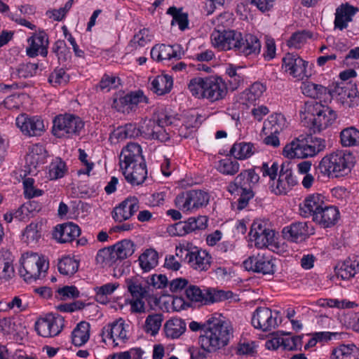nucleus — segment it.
<instances>
[{"instance_id":"f257e3e1","label":"nucleus","mask_w":359,"mask_h":359,"mask_svg":"<svg viewBox=\"0 0 359 359\" xmlns=\"http://www.w3.org/2000/svg\"><path fill=\"white\" fill-rule=\"evenodd\" d=\"M189 327L193 332L205 331V334L199 337L198 342L201 348L208 353H214L224 348L233 337L231 323L219 313L212 314L204 324L191 321Z\"/></svg>"},{"instance_id":"f03ea898","label":"nucleus","mask_w":359,"mask_h":359,"mask_svg":"<svg viewBox=\"0 0 359 359\" xmlns=\"http://www.w3.org/2000/svg\"><path fill=\"white\" fill-rule=\"evenodd\" d=\"M210 38L212 45L222 50H233L245 56L258 55L261 50L260 41L251 34L243 35L235 30L215 29Z\"/></svg>"},{"instance_id":"7ed1b4c3","label":"nucleus","mask_w":359,"mask_h":359,"mask_svg":"<svg viewBox=\"0 0 359 359\" xmlns=\"http://www.w3.org/2000/svg\"><path fill=\"white\" fill-rule=\"evenodd\" d=\"M301 121L313 133H320L337 119L335 111L316 100L306 102L301 110Z\"/></svg>"},{"instance_id":"20e7f679","label":"nucleus","mask_w":359,"mask_h":359,"mask_svg":"<svg viewBox=\"0 0 359 359\" xmlns=\"http://www.w3.org/2000/svg\"><path fill=\"white\" fill-rule=\"evenodd\" d=\"M324 139L313 137L311 135H300L285 146L283 154L288 158H305L316 156L325 149Z\"/></svg>"},{"instance_id":"39448f33","label":"nucleus","mask_w":359,"mask_h":359,"mask_svg":"<svg viewBox=\"0 0 359 359\" xmlns=\"http://www.w3.org/2000/svg\"><path fill=\"white\" fill-rule=\"evenodd\" d=\"M353 159L351 153L337 150L325 156L320 161L318 169L323 175L339 177L351 172Z\"/></svg>"},{"instance_id":"423d86ee","label":"nucleus","mask_w":359,"mask_h":359,"mask_svg":"<svg viewBox=\"0 0 359 359\" xmlns=\"http://www.w3.org/2000/svg\"><path fill=\"white\" fill-rule=\"evenodd\" d=\"M21 267L19 274L26 282H32L39 279L41 273H45L48 269V262L34 252H27L20 259Z\"/></svg>"},{"instance_id":"0eeeda50","label":"nucleus","mask_w":359,"mask_h":359,"mask_svg":"<svg viewBox=\"0 0 359 359\" xmlns=\"http://www.w3.org/2000/svg\"><path fill=\"white\" fill-rule=\"evenodd\" d=\"M53 123L52 133L58 138L77 135L84 126V123L79 116L67 114L57 116Z\"/></svg>"},{"instance_id":"6e6552de","label":"nucleus","mask_w":359,"mask_h":359,"mask_svg":"<svg viewBox=\"0 0 359 359\" xmlns=\"http://www.w3.org/2000/svg\"><path fill=\"white\" fill-rule=\"evenodd\" d=\"M227 190L231 194L240 196L238 199L237 206V208L240 210L244 209L248 205L249 201L255 196L252 186L248 180V172L243 171L238 175L233 182L229 183Z\"/></svg>"},{"instance_id":"1a4fd4ad","label":"nucleus","mask_w":359,"mask_h":359,"mask_svg":"<svg viewBox=\"0 0 359 359\" xmlns=\"http://www.w3.org/2000/svg\"><path fill=\"white\" fill-rule=\"evenodd\" d=\"M209 195L202 190H189L177 196L175 203L184 211L206 205L209 202Z\"/></svg>"},{"instance_id":"9d476101","label":"nucleus","mask_w":359,"mask_h":359,"mask_svg":"<svg viewBox=\"0 0 359 359\" xmlns=\"http://www.w3.org/2000/svg\"><path fill=\"white\" fill-rule=\"evenodd\" d=\"M272 256L258 253L257 255L249 257L243 262L245 270L263 275H273L276 271V265Z\"/></svg>"},{"instance_id":"9b49d317","label":"nucleus","mask_w":359,"mask_h":359,"mask_svg":"<svg viewBox=\"0 0 359 359\" xmlns=\"http://www.w3.org/2000/svg\"><path fill=\"white\" fill-rule=\"evenodd\" d=\"M148 103V98L144 95L142 90L132 91L124 96L114 100L112 107L118 111L129 114L135 111L139 103Z\"/></svg>"},{"instance_id":"f8f14e48","label":"nucleus","mask_w":359,"mask_h":359,"mask_svg":"<svg viewBox=\"0 0 359 359\" xmlns=\"http://www.w3.org/2000/svg\"><path fill=\"white\" fill-rule=\"evenodd\" d=\"M226 93V85L221 77L215 76L205 77L203 98L213 102L223 99Z\"/></svg>"},{"instance_id":"ddd939ff","label":"nucleus","mask_w":359,"mask_h":359,"mask_svg":"<svg viewBox=\"0 0 359 359\" xmlns=\"http://www.w3.org/2000/svg\"><path fill=\"white\" fill-rule=\"evenodd\" d=\"M266 226V222L260 220L255 221L251 226L250 236L253 238L257 248L267 247L274 241L275 231Z\"/></svg>"},{"instance_id":"4468645a","label":"nucleus","mask_w":359,"mask_h":359,"mask_svg":"<svg viewBox=\"0 0 359 359\" xmlns=\"http://www.w3.org/2000/svg\"><path fill=\"white\" fill-rule=\"evenodd\" d=\"M307 65L308 62L296 53H288L283 58L282 68L294 78L303 79L304 77H309Z\"/></svg>"},{"instance_id":"2eb2a0df","label":"nucleus","mask_w":359,"mask_h":359,"mask_svg":"<svg viewBox=\"0 0 359 359\" xmlns=\"http://www.w3.org/2000/svg\"><path fill=\"white\" fill-rule=\"evenodd\" d=\"M252 325L255 329L268 332L278 326L277 316L267 307H258L253 313Z\"/></svg>"},{"instance_id":"dca6fc26","label":"nucleus","mask_w":359,"mask_h":359,"mask_svg":"<svg viewBox=\"0 0 359 359\" xmlns=\"http://www.w3.org/2000/svg\"><path fill=\"white\" fill-rule=\"evenodd\" d=\"M16 125L24 134L29 136L41 135L44 130L43 121L38 116L29 117L22 114L16 118Z\"/></svg>"},{"instance_id":"f3484780","label":"nucleus","mask_w":359,"mask_h":359,"mask_svg":"<svg viewBox=\"0 0 359 359\" xmlns=\"http://www.w3.org/2000/svg\"><path fill=\"white\" fill-rule=\"evenodd\" d=\"M139 201L133 197H128L115 207L111 212L113 219L118 222L129 219L138 210Z\"/></svg>"},{"instance_id":"a211bd4d","label":"nucleus","mask_w":359,"mask_h":359,"mask_svg":"<svg viewBox=\"0 0 359 359\" xmlns=\"http://www.w3.org/2000/svg\"><path fill=\"white\" fill-rule=\"evenodd\" d=\"M142 148L137 143H128L123 148L120 155V166L123 164L126 168L133 163H140L145 162V159L142 154Z\"/></svg>"},{"instance_id":"6ab92c4d","label":"nucleus","mask_w":359,"mask_h":359,"mask_svg":"<svg viewBox=\"0 0 359 359\" xmlns=\"http://www.w3.org/2000/svg\"><path fill=\"white\" fill-rule=\"evenodd\" d=\"M121 169L126 181L132 185L142 184L147 176L146 162L133 163L127 168L121 164Z\"/></svg>"},{"instance_id":"aec40b11","label":"nucleus","mask_w":359,"mask_h":359,"mask_svg":"<svg viewBox=\"0 0 359 359\" xmlns=\"http://www.w3.org/2000/svg\"><path fill=\"white\" fill-rule=\"evenodd\" d=\"M325 197L320 194H314L308 196L304 201L303 204L299 205L300 215L304 217H312L313 219L324 207Z\"/></svg>"},{"instance_id":"412c9836","label":"nucleus","mask_w":359,"mask_h":359,"mask_svg":"<svg viewBox=\"0 0 359 359\" xmlns=\"http://www.w3.org/2000/svg\"><path fill=\"white\" fill-rule=\"evenodd\" d=\"M29 46L27 48V55L31 57L38 55L46 57L48 54V39L44 32H39L28 39Z\"/></svg>"},{"instance_id":"4be33fe9","label":"nucleus","mask_w":359,"mask_h":359,"mask_svg":"<svg viewBox=\"0 0 359 359\" xmlns=\"http://www.w3.org/2000/svg\"><path fill=\"white\" fill-rule=\"evenodd\" d=\"M339 217V212L337 207L324 205L319 212H317L313 221L323 228H329L334 226Z\"/></svg>"},{"instance_id":"5701e85b","label":"nucleus","mask_w":359,"mask_h":359,"mask_svg":"<svg viewBox=\"0 0 359 359\" xmlns=\"http://www.w3.org/2000/svg\"><path fill=\"white\" fill-rule=\"evenodd\" d=\"M338 277L343 280H348L355 276L359 271V257L353 255L348 257L343 262L339 263L334 268Z\"/></svg>"},{"instance_id":"b1692460","label":"nucleus","mask_w":359,"mask_h":359,"mask_svg":"<svg viewBox=\"0 0 359 359\" xmlns=\"http://www.w3.org/2000/svg\"><path fill=\"white\" fill-rule=\"evenodd\" d=\"M81 233L77 224L68 222L57 225L54 231L53 236L60 243H68L74 241Z\"/></svg>"},{"instance_id":"393cba45","label":"nucleus","mask_w":359,"mask_h":359,"mask_svg":"<svg viewBox=\"0 0 359 359\" xmlns=\"http://www.w3.org/2000/svg\"><path fill=\"white\" fill-rule=\"evenodd\" d=\"M358 11V8L349 5L348 4H341L336 9L334 28L343 30L348 26V23L351 22L353 17Z\"/></svg>"},{"instance_id":"a878e982","label":"nucleus","mask_w":359,"mask_h":359,"mask_svg":"<svg viewBox=\"0 0 359 359\" xmlns=\"http://www.w3.org/2000/svg\"><path fill=\"white\" fill-rule=\"evenodd\" d=\"M283 237L290 241L298 243L304 241L309 235L306 222H294L283 229Z\"/></svg>"},{"instance_id":"bb28decb","label":"nucleus","mask_w":359,"mask_h":359,"mask_svg":"<svg viewBox=\"0 0 359 359\" xmlns=\"http://www.w3.org/2000/svg\"><path fill=\"white\" fill-rule=\"evenodd\" d=\"M189 255V257L185 262L194 269L205 271L210 267L212 257L206 250L198 249Z\"/></svg>"},{"instance_id":"cd10ccee","label":"nucleus","mask_w":359,"mask_h":359,"mask_svg":"<svg viewBox=\"0 0 359 359\" xmlns=\"http://www.w3.org/2000/svg\"><path fill=\"white\" fill-rule=\"evenodd\" d=\"M102 335L113 339H119L125 342L127 339L126 330L125 329V321L119 318L111 324L104 327L102 330Z\"/></svg>"},{"instance_id":"c85d7f7f","label":"nucleus","mask_w":359,"mask_h":359,"mask_svg":"<svg viewBox=\"0 0 359 359\" xmlns=\"http://www.w3.org/2000/svg\"><path fill=\"white\" fill-rule=\"evenodd\" d=\"M90 325L86 321H81L72 332V341L76 346H81L85 344L90 337Z\"/></svg>"},{"instance_id":"c756f323","label":"nucleus","mask_w":359,"mask_h":359,"mask_svg":"<svg viewBox=\"0 0 359 359\" xmlns=\"http://www.w3.org/2000/svg\"><path fill=\"white\" fill-rule=\"evenodd\" d=\"M151 90L158 95L170 92L173 86V80L170 76L161 75L156 77L151 83Z\"/></svg>"},{"instance_id":"7c9ffc66","label":"nucleus","mask_w":359,"mask_h":359,"mask_svg":"<svg viewBox=\"0 0 359 359\" xmlns=\"http://www.w3.org/2000/svg\"><path fill=\"white\" fill-rule=\"evenodd\" d=\"M163 329L167 337L175 339L185 332L186 323L181 318H174L165 323Z\"/></svg>"},{"instance_id":"2f4dec72","label":"nucleus","mask_w":359,"mask_h":359,"mask_svg":"<svg viewBox=\"0 0 359 359\" xmlns=\"http://www.w3.org/2000/svg\"><path fill=\"white\" fill-rule=\"evenodd\" d=\"M138 261L142 271L149 272L158 265V254L154 249H147L140 255Z\"/></svg>"},{"instance_id":"473e14b6","label":"nucleus","mask_w":359,"mask_h":359,"mask_svg":"<svg viewBox=\"0 0 359 359\" xmlns=\"http://www.w3.org/2000/svg\"><path fill=\"white\" fill-rule=\"evenodd\" d=\"M340 142L344 147L359 145V130L353 126L343 129L340 133Z\"/></svg>"},{"instance_id":"72a5a7b5","label":"nucleus","mask_w":359,"mask_h":359,"mask_svg":"<svg viewBox=\"0 0 359 359\" xmlns=\"http://www.w3.org/2000/svg\"><path fill=\"white\" fill-rule=\"evenodd\" d=\"M253 144L250 142L235 143L231 150L230 154L236 159H245L251 156L255 151Z\"/></svg>"},{"instance_id":"f704fd0d","label":"nucleus","mask_w":359,"mask_h":359,"mask_svg":"<svg viewBox=\"0 0 359 359\" xmlns=\"http://www.w3.org/2000/svg\"><path fill=\"white\" fill-rule=\"evenodd\" d=\"M205 304H213L222 302L232 297L233 293L231 291H224L208 287L205 289Z\"/></svg>"},{"instance_id":"c9c22d12","label":"nucleus","mask_w":359,"mask_h":359,"mask_svg":"<svg viewBox=\"0 0 359 359\" xmlns=\"http://www.w3.org/2000/svg\"><path fill=\"white\" fill-rule=\"evenodd\" d=\"M167 14H169L172 17V20L171 21L172 25L177 23L180 29L182 31L188 28V14L182 12V8H177L175 6H171L168 9Z\"/></svg>"},{"instance_id":"e433bc0d","label":"nucleus","mask_w":359,"mask_h":359,"mask_svg":"<svg viewBox=\"0 0 359 359\" xmlns=\"http://www.w3.org/2000/svg\"><path fill=\"white\" fill-rule=\"evenodd\" d=\"M79 262L69 257H65L57 264V269L60 273L66 276L74 275L79 269Z\"/></svg>"},{"instance_id":"4c0bfd02","label":"nucleus","mask_w":359,"mask_h":359,"mask_svg":"<svg viewBox=\"0 0 359 359\" xmlns=\"http://www.w3.org/2000/svg\"><path fill=\"white\" fill-rule=\"evenodd\" d=\"M126 282L128 290L133 298H147L149 296L148 287H142L137 279H126Z\"/></svg>"},{"instance_id":"58836bf2","label":"nucleus","mask_w":359,"mask_h":359,"mask_svg":"<svg viewBox=\"0 0 359 359\" xmlns=\"http://www.w3.org/2000/svg\"><path fill=\"white\" fill-rule=\"evenodd\" d=\"M67 171L66 163L61 158H56L49 166L50 180H57L65 176Z\"/></svg>"},{"instance_id":"ea45409f","label":"nucleus","mask_w":359,"mask_h":359,"mask_svg":"<svg viewBox=\"0 0 359 359\" xmlns=\"http://www.w3.org/2000/svg\"><path fill=\"white\" fill-rule=\"evenodd\" d=\"M135 246V243L129 239L122 240L113 245V248L116 249L118 255L123 260L134 253Z\"/></svg>"},{"instance_id":"a19ab883","label":"nucleus","mask_w":359,"mask_h":359,"mask_svg":"<svg viewBox=\"0 0 359 359\" xmlns=\"http://www.w3.org/2000/svg\"><path fill=\"white\" fill-rule=\"evenodd\" d=\"M163 320V315L161 313L149 315L145 320V331L153 336L156 335L160 330Z\"/></svg>"},{"instance_id":"79ce46f5","label":"nucleus","mask_w":359,"mask_h":359,"mask_svg":"<svg viewBox=\"0 0 359 359\" xmlns=\"http://www.w3.org/2000/svg\"><path fill=\"white\" fill-rule=\"evenodd\" d=\"M186 224V229L188 233L197 230H203L207 227L208 218L205 216H198L197 217H190L184 221Z\"/></svg>"},{"instance_id":"37998d69","label":"nucleus","mask_w":359,"mask_h":359,"mask_svg":"<svg viewBox=\"0 0 359 359\" xmlns=\"http://www.w3.org/2000/svg\"><path fill=\"white\" fill-rule=\"evenodd\" d=\"M205 82V77H195L190 80L188 84V89L194 97L198 99L203 98Z\"/></svg>"},{"instance_id":"c03bdc74","label":"nucleus","mask_w":359,"mask_h":359,"mask_svg":"<svg viewBox=\"0 0 359 359\" xmlns=\"http://www.w3.org/2000/svg\"><path fill=\"white\" fill-rule=\"evenodd\" d=\"M218 170L224 175H233L239 170V163L236 160L222 159L219 162Z\"/></svg>"},{"instance_id":"a18cd8bd","label":"nucleus","mask_w":359,"mask_h":359,"mask_svg":"<svg viewBox=\"0 0 359 359\" xmlns=\"http://www.w3.org/2000/svg\"><path fill=\"white\" fill-rule=\"evenodd\" d=\"M205 289L201 290L199 287L189 285L185 290L187 298L191 302H202L205 304Z\"/></svg>"},{"instance_id":"49530a36","label":"nucleus","mask_w":359,"mask_h":359,"mask_svg":"<svg viewBox=\"0 0 359 359\" xmlns=\"http://www.w3.org/2000/svg\"><path fill=\"white\" fill-rule=\"evenodd\" d=\"M39 66L36 63H22L16 69V74L19 78L32 77L36 74Z\"/></svg>"},{"instance_id":"de8ad7c7","label":"nucleus","mask_w":359,"mask_h":359,"mask_svg":"<svg viewBox=\"0 0 359 359\" xmlns=\"http://www.w3.org/2000/svg\"><path fill=\"white\" fill-rule=\"evenodd\" d=\"M266 87L259 82L254 83L248 91L245 93V99L250 102H253L257 100L265 91Z\"/></svg>"},{"instance_id":"09e8293b","label":"nucleus","mask_w":359,"mask_h":359,"mask_svg":"<svg viewBox=\"0 0 359 359\" xmlns=\"http://www.w3.org/2000/svg\"><path fill=\"white\" fill-rule=\"evenodd\" d=\"M311 36L312 34L309 32L305 30L295 32L292 34L290 39L287 41V46L299 48H300L301 44L304 43L306 39Z\"/></svg>"},{"instance_id":"8fccbe9b","label":"nucleus","mask_w":359,"mask_h":359,"mask_svg":"<svg viewBox=\"0 0 359 359\" xmlns=\"http://www.w3.org/2000/svg\"><path fill=\"white\" fill-rule=\"evenodd\" d=\"M14 275L15 270L11 262L4 257H0V278L9 280Z\"/></svg>"},{"instance_id":"3c124183","label":"nucleus","mask_w":359,"mask_h":359,"mask_svg":"<svg viewBox=\"0 0 359 359\" xmlns=\"http://www.w3.org/2000/svg\"><path fill=\"white\" fill-rule=\"evenodd\" d=\"M49 325H52V335L59 334L65 326V318L59 314L48 313Z\"/></svg>"},{"instance_id":"603ef678","label":"nucleus","mask_w":359,"mask_h":359,"mask_svg":"<svg viewBox=\"0 0 359 359\" xmlns=\"http://www.w3.org/2000/svg\"><path fill=\"white\" fill-rule=\"evenodd\" d=\"M358 352L356 346L353 344H342L335 348V353L341 355V359H355V353Z\"/></svg>"},{"instance_id":"864d4df0","label":"nucleus","mask_w":359,"mask_h":359,"mask_svg":"<svg viewBox=\"0 0 359 359\" xmlns=\"http://www.w3.org/2000/svg\"><path fill=\"white\" fill-rule=\"evenodd\" d=\"M146 283H147V287L149 290V287L152 286L156 289H162L165 287L168 284V280L166 276L163 274H153L148 277Z\"/></svg>"},{"instance_id":"5fc2aeb1","label":"nucleus","mask_w":359,"mask_h":359,"mask_svg":"<svg viewBox=\"0 0 359 359\" xmlns=\"http://www.w3.org/2000/svg\"><path fill=\"white\" fill-rule=\"evenodd\" d=\"M270 188L275 194L280 195L286 194L292 187L282 179L281 175L279 174L278 180L276 182L273 181L270 185Z\"/></svg>"},{"instance_id":"6e6d98bb","label":"nucleus","mask_w":359,"mask_h":359,"mask_svg":"<svg viewBox=\"0 0 359 359\" xmlns=\"http://www.w3.org/2000/svg\"><path fill=\"white\" fill-rule=\"evenodd\" d=\"M283 179L290 187H293L297 184L296 178L293 176L290 163H284L281 165L280 173Z\"/></svg>"},{"instance_id":"4d7b16f0","label":"nucleus","mask_w":359,"mask_h":359,"mask_svg":"<svg viewBox=\"0 0 359 359\" xmlns=\"http://www.w3.org/2000/svg\"><path fill=\"white\" fill-rule=\"evenodd\" d=\"M67 78L68 76L66 74L64 69H56L49 75L48 82L51 85L56 86L62 83H65L67 81Z\"/></svg>"},{"instance_id":"13d9d810","label":"nucleus","mask_w":359,"mask_h":359,"mask_svg":"<svg viewBox=\"0 0 359 359\" xmlns=\"http://www.w3.org/2000/svg\"><path fill=\"white\" fill-rule=\"evenodd\" d=\"M57 293L60 295V299L62 301H65L67 299H75L80 295V292L74 285H66L62 288H59Z\"/></svg>"},{"instance_id":"bf43d9fd","label":"nucleus","mask_w":359,"mask_h":359,"mask_svg":"<svg viewBox=\"0 0 359 359\" xmlns=\"http://www.w3.org/2000/svg\"><path fill=\"white\" fill-rule=\"evenodd\" d=\"M39 224L32 222L28 225L23 233V236L27 238L28 243L36 242L41 237V233L38 229Z\"/></svg>"},{"instance_id":"052dcab7","label":"nucleus","mask_w":359,"mask_h":359,"mask_svg":"<svg viewBox=\"0 0 359 359\" xmlns=\"http://www.w3.org/2000/svg\"><path fill=\"white\" fill-rule=\"evenodd\" d=\"M111 253V252L110 246L100 250L96 256L97 262L100 264L102 267H110Z\"/></svg>"},{"instance_id":"680f3d73","label":"nucleus","mask_w":359,"mask_h":359,"mask_svg":"<svg viewBox=\"0 0 359 359\" xmlns=\"http://www.w3.org/2000/svg\"><path fill=\"white\" fill-rule=\"evenodd\" d=\"M49 319L48 314L43 318L39 319L35 323V329L37 333L43 337H50V332L48 329Z\"/></svg>"},{"instance_id":"e2e57ef3","label":"nucleus","mask_w":359,"mask_h":359,"mask_svg":"<svg viewBox=\"0 0 359 359\" xmlns=\"http://www.w3.org/2000/svg\"><path fill=\"white\" fill-rule=\"evenodd\" d=\"M184 222H178L167 227V231L170 236H183L188 234Z\"/></svg>"},{"instance_id":"0e129e2a","label":"nucleus","mask_w":359,"mask_h":359,"mask_svg":"<svg viewBox=\"0 0 359 359\" xmlns=\"http://www.w3.org/2000/svg\"><path fill=\"white\" fill-rule=\"evenodd\" d=\"M86 305L82 301H75L69 304H61L57 306V309L61 312H74L83 309Z\"/></svg>"},{"instance_id":"69168bd1","label":"nucleus","mask_w":359,"mask_h":359,"mask_svg":"<svg viewBox=\"0 0 359 359\" xmlns=\"http://www.w3.org/2000/svg\"><path fill=\"white\" fill-rule=\"evenodd\" d=\"M283 335H290V334L283 332H281L280 334L279 332L273 333V337L266 341V348L269 350H276L280 346H282L281 340Z\"/></svg>"},{"instance_id":"338daca9","label":"nucleus","mask_w":359,"mask_h":359,"mask_svg":"<svg viewBox=\"0 0 359 359\" xmlns=\"http://www.w3.org/2000/svg\"><path fill=\"white\" fill-rule=\"evenodd\" d=\"M44 159L41 156H38L35 154H34L32 151L29 150V152L27 153L26 157H25V161L27 166L29 168V172L31 171L32 168H36L37 166L40 164H43L44 163Z\"/></svg>"},{"instance_id":"774afa93","label":"nucleus","mask_w":359,"mask_h":359,"mask_svg":"<svg viewBox=\"0 0 359 359\" xmlns=\"http://www.w3.org/2000/svg\"><path fill=\"white\" fill-rule=\"evenodd\" d=\"M151 40L149 30L148 29H142L135 34L131 42L137 43L140 46H144L148 41Z\"/></svg>"}]
</instances>
